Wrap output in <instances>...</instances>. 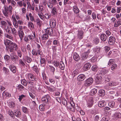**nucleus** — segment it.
Masks as SVG:
<instances>
[{
  "mask_svg": "<svg viewBox=\"0 0 121 121\" xmlns=\"http://www.w3.org/2000/svg\"><path fill=\"white\" fill-rule=\"evenodd\" d=\"M12 6L10 5L8 7L6 6L4 7V10L3 11V12L6 17H8L9 15H11L12 14Z\"/></svg>",
  "mask_w": 121,
  "mask_h": 121,
  "instance_id": "nucleus-1",
  "label": "nucleus"
},
{
  "mask_svg": "<svg viewBox=\"0 0 121 121\" xmlns=\"http://www.w3.org/2000/svg\"><path fill=\"white\" fill-rule=\"evenodd\" d=\"M50 100V96L48 95H44L41 99L42 102L44 104V105L48 104Z\"/></svg>",
  "mask_w": 121,
  "mask_h": 121,
  "instance_id": "nucleus-2",
  "label": "nucleus"
},
{
  "mask_svg": "<svg viewBox=\"0 0 121 121\" xmlns=\"http://www.w3.org/2000/svg\"><path fill=\"white\" fill-rule=\"evenodd\" d=\"M11 62L13 64L16 63L18 60V56L14 54L10 55Z\"/></svg>",
  "mask_w": 121,
  "mask_h": 121,
  "instance_id": "nucleus-3",
  "label": "nucleus"
},
{
  "mask_svg": "<svg viewBox=\"0 0 121 121\" xmlns=\"http://www.w3.org/2000/svg\"><path fill=\"white\" fill-rule=\"evenodd\" d=\"M28 77L30 80L32 81H37V78L35 76L31 73L28 74Z\"/></svg>",
  "mask_w": 121,
  "mask_h": 121,
  "instance_id": "nucleus-4",
  "label": "nucleus"
},
{
  "mask_svg": "<svg viewBox=\"0 0 121 121\" xmlns=\"http://www.w3.org/2000/svg\"><path fill=\"white\" fill-rule=\"evenodd\" d=\"M12 42L11 41L7 39L4 40V43L6 46V48L10 49V47H11V45Z\"/></svg>",
  "mask_w": 121,
  "mask_h": 121,
  "instance_id": "nucleus-5",
  "label": "nucleus"
},
{
  "mask_svg": "<svg viewBox=\"0 0 121 121\" xmlns=\"http://www.w3.org/2000/svg\"><path fill=\"white\" fill-rule=\"evenodd\" d=\"M93 79L92 78H88L85 82V85L86 86H90L93 82Z\"/></svg>",
  "mask_w": 121,
  "mask_h": 121,
  "instance_id": "nucleus-6",
  "label": "nucleus"
},
{
  "mask_svg": "<svg viewBox=\"0 0 121 121\" xmlns=\"http://www.w3.org/2000/svg\"><path fill=\"white\" fill-rule=\"evenodd\" d=\"M101 73H99L96 78L95 79V82L97 84H101L102 82V77L101 75Z\"/></svg>",
  "mask_w": 121,
  "mask_h": 121,
  "instance_id": "nucleus-7",
  "label": "nucleus"
},
{
  "mask_svg": "<svg viewBox=\"0 0 121 121\" xmlns=\"http://www.w3.org/2000/svg\"><path fill=\"white\" fill-rule=\"evenodd\" d=\"M11 46V47H10L9 50L10 52H13V49L16 50L18 48L17 45L15 43L13 42Z\"/></svg>",
  "mask_w": 121,
  "mask_h": 121,
  "instance_id": "nucleus-8",
  "label": "nucleus"
},
{
  "mask_svg": "<svg viewBox=\"0 0 121 121\" xmlns=\"http://www.w3.org/2000/svg\"><path fill=\"white\" fill-rule=\"evenodd\" d=\"M115 41V39L112 36H111L109 38L108 42L109 44L110 45H113Z\"/></svg>",
  "mask_w": 121,
  "mask_h": 121,
  "instance_id": "nucleus-9",
  "label": "nucleus"
},
{
  "mask_svg": "<svg viewBox=\"0 0 121 121\" xmlns=\"http://www.w3.org/2000/svg\"><path fill=\"white\" fill-rule=\"evenodd\" d=\"M84 32L83 31L79 30H78L77 37L79 39H82L83 37Z\"/></svg>",
  "mask_w": 121,
  "mask_h": 121,
  "instance_id": "nucleus-10",
  "label": "nucleus"
},
{
  "mask_svg": "<svg viewBox=\"0 0 121 121\" xmlns=\"http://www.w3.org/2000/svg\"><path fill=\"white\" fill-rule=\"evenodd\" d=\"M45 32L47 34L51 36H52L53 33V30L52 28H47Z\"/></svg>",
  "mask_w": 121,
  "mask_h": 121,
  "instance_id": "nucleus-11",
  "label": "nucleus"
},
{
  "mask_svg": "<svg viewBox=\"0 0 121 121\" xmlns=\"http://www.w3.org/2000/svg\"><path fill=\"white\" fill-rule=\"evenodd\" d=\"M91 66V64L89 63H87L84 64L83 66V69L85 71H86L89 69Z\"/></svg>",
  "mask_w": 121,
  "mask_h": 121,
  "instance_id": "nucleus-12",
  "label": "nucleus"
},
{
  "mask_svg": "<svg viewBox=\"0 0 121 121\" xmlns=\"http://www.w3.org/2000/svg\"><path fill=\"white\" fill-rule=\"evenodd\" d=\"M73 56L74 60L76 61H78L80 59L79 56L76 53H74L73 54Z\"/></svg>",
  "mask_w": 121,
  "mask_h": 121,
  "instance_id": "nucleus-13",
  "label": "nucleus"
},
{
  "mask_svg": "<svg viewBox=\"0 0 121 121\" xmlns=\"http://www.w3.org/2000/svg\"><path fill=\"white\" fill-rule=\"evenodd\" d=\"M9 67L10 70L13 73H14L16 72V67L13 65V64L10 65Z\"/></svg>",
  "mask_w": 121,
  "mask_h": 121,
  "instance_id": "nucleus-14",
  "label": "nucleus"
},
{
  "mask_svg": "<svg viewBox=\"0 0 121 121\" xmlns=\"http://www.w3.org/2000/svg\"><path fill=\"white\" fill-rule=\"evenodd\" d=\"M50 25L52 28L55 27L56 25V20L54 19H53L51 20L50 21Z\"/></svg>",
  "mask_w": 121,
  "mask_h": 121,
  "instance_id": "nucleus-15",
  "label": "nucleus"
},
{
  "mask_svg": "<svg viewBox=\"0 0 121 121\" xmlns=\"http://www.w3.org/2000/svg\"><path fill=\"white\" fill-rule=\"evenodd\" d=\"M93 101L92 98V97L90 98L87 101V107H91L93 104Z\"/></svg>",
  "mask_w": 121,
  "mask_h": 121,
  "instance_id": "nucleus-16",
  "label": "nucleus"
},
{
  "mask_svg": "<svg viewBox=\"0 0 121 121\" xmlns=\"http://www.w3.org/2000/svg\"><path fill=\"white\" fill-rule=\"evenodd\" d=\"M86 78L85 76L83 74H80L78 75L77 78L78 81H83Z\"/></svg>",
  "mask_w": 121,
  "mask_h": 121,
  "instance_id": "nucleus-17",
  "label": "nucleus"
},
{
  "mask_svg": "<svg viewBox=\"0 0 121 121\" xmlns=\"http://www.w3.org/2000/svg\"><path fill=\"white\" fill-rule=\"evenodd\" d=\"M26 60L25 59L23 58L22 59H20L19 60V64L21 66L24 67L26 65L25 63Z\"/></svg>",
  "mask_w": 121,
  "mask_h": 121,
  "instance_id": "nucleus-18",
  "label": "nucleus"
},
{
  "mask_svg": "<svg viewBox=\"0 0 121 121\" xmlns=\"http://www.w3.org/2000/svg\"><path fill=\"white\" fill-rule=\"evenodd\" d=\"M114 117L115 119H117L121 118V113L118 112H116L114 115Z\"/></svg>",
  "mask_w": 121,
  "mask_h": 121,
  "instance_id": "nucleus-19",
  "label": "nucleus"
},
{
  "mask_svg": "<svg viewBox=\"0 0 121 121\" xmlns=\"http://www.w3.org/2000/svg\"><path fill=\"white\" fill-rule=\"evenodd\" d=\"M88 55V53L87 52H84L82 55V60L83 61V60H86L87 58Z\"/></svg>",
  "mask_w": 121,
  "mask_h": 121,
  "instance_id": "nucleus-20",
  "label": "nucleus"
},
{
  "mask_svg": "<svg viewBox=\"0 0 121 121\" xmlns=\"http://www.w3.org/2000/svg\"><path fill=\"white\" fill-rule=\"evenodd\" d=\"M14 114L15 116L17 117H20L21 115V113L20 111L18 110H15Z\"/></svg>",
  "mask_w": 121,
  "mask_h": 121,
  "instance_id": "nucleus-21",
  "label": "nucleus"
},
{
  "mask_svg": "<svg viewBox=\"0 0 121 121\" xmlns=\"http://www.w3.org/2000/svg\"><path fill=\"white\" fill-rule=\"evenodd\" d=\"M100 37L101 40L103 42L105 41L107 38L106 35L104 34H101L100 35Z\"/></svg>",
  "mask_w": 121,
  "mask_h": 121,
  "instance_id": "nucleus-22",
  "label": "nucleus"
},
{
  "mask_svg": "<svg viewBox=\"0 0 121 121\" xmlns=\"http://www.w3.org/2000/svg\"><path fill=\"white\" fill-rule=\"evenodd\" d=\"M106 104L104 101H102L99 102L98 104V106L100 107H102L105 106Z\"/></svg>",
  "mask_w": 121,
  "mask_h": 121,
  "instance_id": "nucleus-23",
  "label": "nucleus"
},
{
  "mask_svg": "<svg viewBox=\"0 0 121 121\" xmlns=\"http://www.w3.org/2000/svg\"><path fill=\"white\" fill-rule=\"evenodd\" d=\"M59 67L60 69L61 70H63L65 68V65L62 61H61L60 62Z\"/></svg>",
  "mask_w": 121,
  "mask_h": 121,
  "instance_id": "nucleus-24",
  "label": "nucleus"
},
{
  "mask_svg": "<svg viewBox=\"0 0 121 121\" xmlns=\"http://www.w3.org/2000/svg\"><path fill=\"white\" fill-rule=\"evenodd\" d=\"M19 35L21 40H22L23 38L24 33L22 30H20L18 32Z\"/></svg>",
  "mask_w": 121,
  "mask_h": 121,
  "instance_id": "nucleus-25",
  "label": "nucleus"
},
{
  "mask_svg": "<svg viewBox=\"0 0 121 121\" xmlns=\"http://www.w3.org/2000/svg\"><path fill=\"white\" fill-rule=\"evenodd\" d=\"M105 94V92L104 90H100L99 91V95L101 97L104 96Z\"/></svg>",
  "mask_w": 121,
  "mask_h": 121,
  "instance_id": "nucleus-26",
  "label": "nucleus"
},
{
  "mask_svg": "<svg viewBox=\"0 0 121 121\" xmlns=\"http://www.w3.org/2000/svg\"><path fill=\"white\" fill-rule=\"evenodd\" d=\"M73 10L74 13L77 14L79 12V10L78 7L76 6L73 7Z\"/></svg>",
  "mask_w": 121,
  "mask_h": 121,
  "instance_id": "nucleus-27",
  "label": "nucleus"
},
{
  "mask_svg": "<svg viewBox=\"0 0 121 121\" xmlns=\"http://www.w3.org/2000/svg\"><path fill=\"white\" fill-rule=\"evenodd\" d=\"M118 84V82L115 81H112L109 83V85L111 86H115Z\"/></svg>",
  "mask_w": 121,
  "mask_h": 121,
  "instance_id": "nucleus-28",
  "label": "nucleus"
},
{
  "mask_svg": "<svg viewBox=\"0 0 121 121\" xmlns=\"http://www.w3.org/2000/svg\"><path fill=\"white\" fill-rule=\"evenodd\" d=\"M51 13L52 14L53 16H55L56 14V10L55 7H54L52 8Z\"/></svg>",
  "mask_w": 121,
  "mask_h": 121,
  "instance_id": "nucleus-29",
  "label": "nucleus"
},
{
  "mask_svg": "<svg viewBox=\"0 0 121 121\" xmlns=\"http://www.w3.org/2000/svg\"><path fill=\"white\" fill-rule=\"evenodd\" d=\"M40 61L41 64H43L44 65H45L46 60L44 58L40 57Z\"/></svg>",
  "mask_w": 121,
  "mask_h": 121,
  "instance_id": "nucleus-30",
  "label": "nucleus"
},
{
  "mask_svg": "<svg viewBox=\"0 0 121 121\" xmlns=\"http://www.w3.org/2000/svg\"><path fill=\"white\" fill-rule=\"evenodd\" d=\"M93 43L95 44H98L99 42V39L98 37L95 38L93 41Z\"/></svg>",
  "mask_w": 121,
  "mask_h": 121,
  "instance_id": "nucleus-31",
  "label": "nucleus"
},
{
  "mask_svg": "<svg viewBox=\"0 0 121 121\" xmlns=\"http://www.w3.org/2000/svg\"><path fill=\"white\" fill-rule=\"evenodd\" d=\"M100 48L99 47L97 46L94 49V51L95 54L99 52H100Z\"/></svg>",
  "mask_w": 121,
  "mask_h": 121,
  "instance_id": "nucleus-32",
  "label": "nucleus"
},
{
  "mask_svg": "<svg viewBox=\"0 0 121 121\" xmlns=\"http://www.w3.org/2000/svg\"><path fill=\"white\" fill-rule=\"evenodd\" d=\"M48 34L46 33L43 34L42 39V40H46L48 39Z\"/></svg>",
  "mask_w": 121,
  "mask_h": 121,
  "instance_id": "nucleus-33",
  "label": "nucleus"
},
{
  "mask_svg": "<svg viewBox=\"0 0 121 121\" xmlns=\"http://www.w3.org/2000/svg\"><path fill=\"white\" fill-rule=\"evenodd\" d=\"M32 69L37 74H38L39 72L38 69V67L37 66H34L32 67Z\"/></svg>",
  "mask_w": 121,
  "mask_h": 121,
  "instance_id": "nucleus-34",
  "label": "nucleus"
},
{
  "mask_svg": "<svg viewBox=\"0 0 121 121\" xmlns=\"http://www.w3.org/2000/svg\"><path fill=\"white\" fill-rule=\"evenodd\" d=\"M79 74V72L77 69L75 70L73 73L72 75L73 77H74L76 75H78Z\"/></svg>",
  "mask_w": 121,
  "mask_h": 121,
  "instance_id": "nucleus-35",
  "label": "nucleus"
},
{
  "mask_svg": "<svg viewBox=\"0 0 121 121\" xmlns=\"http://www.w3.org/2000/svg\"><path fill=\"white\" fill-rule=\"evenodd\" d=\"M37 24L38 26L39 27L41 26L42 24V22L39 18H37L36 19Z\"/></svg>",
  "mask_w": 121,
  "mask_h": 121,
  "instance_id": "nucleus-36",
  "label": "nucleus"
},
{
  "mask_svg": "<svg viewBox=\"0 0 121 121\" xmlns=\"http://www.w3.org/2000/svg\"><path fill=\"white\" fill-rule=\"evenodd\" d=\"M3 70L4 73L6 74H8L9 73V70L7 68L5 67H4L3 69Z\"/></svg>",
  "mask_w": 121,
  "mask_h": 121,
  "instance_id": "nucleus-37",
  "label": "nucleus"
},
{
  "mask_svg": "<svg viewBox=\"0 0 121 121\" xmlns=\"http://www.w3.org/2000/svg\"><path fill=\"white\" fill-rule=\"evenodd\" d=\"M92 70L95 72L97 71L98 70V67L96 65H94L92 67Z\"/></svg>",
  "mask_w": 121,
  "mask_h": 121,
  "instance_id": "nucleus-38",
  "label": "nucleus"
},
{
  "mask_svg": "<svg viewBox=\"0 0 121 121\" xmlns=\"http://www.w3.org/2000/svg\"><path fill=\"white\" fill-rule=\"evenodd\" d=\"M46 105H44L43 104L40 105L39 107V110L41 111H43L44 110V106Z\"/></svg>",
  "mask_w": 121,
  "mask_h": 121,
  "instance_id": "nucleus-39",
  "label": "nucleus"
},
{
  "mask_svg": "<svg viewBox=\"0 0 121 121\" xmlns=\"http://www.w3.org/2000/svg\"><path fill=\"white\" fill-rule=\"evenodd\" d=\"M21 83L22 84L25 86H26L27 84V81L25 79L22 80L21 81Z\"/></svg>",
  "mask_w": 121,
  "mask_h": 121,
  "instance_id": "nucleus-40",
  "label": "nucleus"
},
{
  "mask_svg": "<svg viewBox=\"0 0 121 121\" xmlns=\"http://www.w3.org/2000/svg\"><path fill=\"white\" fill-rule=\"evenodd\" d=\"M25 60L28 63H30L32 61V59L31 58L28 56H27L26 57Z\"/></svg>",
  "mask_w": 121,
  "mask_h": 121,
  "instance_id": "nucleus-41",
  "label": "nucleus"
},
{
  "mask_svg": "<svg viewBox=\"0 0 121 121\" xmlns=\"http://www.w3.org/2000/svg\"><path fill=\"white\" fill-rule=\"evenodd\" d=\"M30 40H31V37L30 35L28 36L27 37L26 36L24 39V41L26 42L29 41Z\"/></svg>",
  "mask_w": 121,
  "mask_h": 121,
  "instance_id": "nucleus-42",
  "label": "nucleus"
},
{
  "mask_svg": "<svg viewBox=\"0 0 121 121\" xmlns=\"http://www.w3.org/2000/svg\"><path fill=\"white\" fill-rule=\"evenodd\" d=\"M17 88L19 90L21 91L24 90V87L22 85L19 84L17 86Z\"/></svg>",
  "mask_w": 121,
  "mask_h": 121,
  "instance_id": "nucleus-43",
  "label": "nucleus"
},
{
  "mask_svg": "<svg viewBox=\"0 0 121 121\" xmlns=\"http://www.w3.org/2000/svg\"><path fill=\"white\" fill-rule=\"evenodd\" d=\"M22 109L23 112L25 113H27L28 112V109L26 108L23 107Z\"/></svg>",
  "mask_w": 121,
  "mask_h": 121,
  "instance_id": "nucleus-44",
  "label": "nucleus"
},
{
  "mask_svg": "<svg viewBox=\"0 0 121 121\" xmlns=\"http://www.w3.org/2000/svg\"><path fill=\"white\" fill-rule=\"evenodd\" d=\"M53 63L55 66L58 67L59 65L60 62L58 60L54 61Z\"/></svg>",
  "mask_w": 121,
  "mask_h": 121,
  "instance_id": "nucleus-45",
  "label": "nucleus"
},
{
  "mask_svg": "<svg viewBox=\"0 0 121 121\" xmlns=\"http://www.w3.org/2000/svg\"><path fill=\"white\" fill-rule=\"evenodd\" d=\"M115 61L114 59H111L109 60L108 63V65H110L112 64L115 62Z\"/></svg>",
  "mask_w": 121,
  "mask_h": 121,
  "instance_id": "nucleus-46",
  "label": "nucleus"
},
{
  "mask_svg": "<svg viewBox=\"0 0 121 121\" xmlns=\"http://www.w3.org/2000/svg\"><path fill=\"white\" fill-rule=\"evenodd\" d=\"M97 89H96L94 88L91 91V95H93L94 94H95L97 92Z\"/></svg>",
  "mask_w": 121,
  "mask_h": 121,
  "instance_id": "nucleus-47",
  "label": "nucleus"
},
{
  "mask_svg": "<svg viewBox=\"0 0 121 121\" xmlns=\"http://www.w3.org/2000/svg\"><path fill=\"white\" fill-rule=\"evenodd\" d=\"M8 112L9 114L12 117H13V118L14 117V115L13 111L11 110H9Z\"/></svg>",
  "mask_w": 121,
  "mask_h": 121,
  "instance_id": "nucleus-48",
  "label": "nucleus"
},
{
  "mask_svg": "<svg viewBox=\"0 0 121 121\" xmlns=\"http://www.w3.org/2000/svg\"><path fill=\"white\" fill-rule=\"evenodd\" d=\"M28 26L29 27H31L32 28H34V25L33 23L31 22H29L28 24Z\"/></svg>",
  "mask_w": 121,
  "mask_h": 121,
  "instance_id": "nucleus-49",
  "label": "nucleus"
},
{
  "mask_svg": "<svg viewBox=\"0 0 121 121\" xmlns=\"http://www.w3.org/2000/svg\"><path fill=\"white\" fill-rule=\"evenodd\" d=\"M2 94L4 95H5L6 97H10L11 96L10 94L5 91L3 92Z\"/></svg>",
  "mask_w": 121,
  "mask_h": 121,
  "instance_id": "nucleus-50",
  "label": "nucleus"
},
{
  "mask_svg": "<svg viewBox=\"0 0 121 121\" xmlns=\"http://www.w3.org/2000/svg\"><path fill=\"white\" fill-rule=\"evenodd\" d=\"M115 102H111L108 104L111 107L114 108L115 106Z\"/></svg>",
  "mask_w": 121,
  "mask_h": 121,
  "instance_id": "nucleus-51",
  "label": "nucleus"
},
{
  "mask_svg": "<svg viewBox=\"0 0 121 121\" xmlns=\"http://www.w3.org/2000/svg\"><path fill=\"white\" fill-rule=\"evenodd\" d=\"M10 58V56L8 55H5L4 57V59L6 61H8Z\"/></svg>",
  "mask_w": 121,
  "mask_h": 121,
  "instance_id": "nucleus-52",
  "label": "nucleus"
},
{
  "mask_svg": "<svg viewBox=\"0 0 121 121\" xmlns=\"http://www.w3.org/2000/svg\"><path fill=\"white\" fill-rule=\"evenodd\" d=\"M5 37L11 40H13V38L11 35H10L7 34H5Z\"/></svg>",
  "mask_w": 121,
  "mask_h": 121,
  "instance_id": "nucleus-53",
  "label": "nucleus"
},
{
  "mask_svg": "<svg viewBox=\"0 0 121 121\" xmlns=\"http://www.w3.org/2000/svg\"><path fill=\"white\" fill-rule=\"evenodd\" d=\"M99 117L98 115H96L94 117V120L95 121H98L99 119Z\"/></svg>",
  "mask_w": 121,
  "mask_h": 121,
  "instance_id": "nucleus-54",
  "label": "nucleus"
},
{
  "mask_svg": "<svg viewBox=\"0 0 121 121\" xmlns=\"http://www.w3.org/2000/svg\"><path fill=\"white\" fill-rule=\"evenodd\" d=\"M91 19V18L89 16L87 15V16L85 18L84 21H88Z\"/></svg>",
  "mask_w": 121,
  "mask_h": 121,
  "instance_id": "nucleus-55",
  "label": "nucleus"
},
{
  "mask_svg": "<svg viewBox=\"0 0 121 121\" xmlns=\"http://www.w3.org/2000/svg\"><path fill=\"white\" fill-rule=\"evenodd\" d=\"M117 66V65L116 64H113L111 67V69L112 70H114L116 68Z\"/></svg>",
  "mask_w": 121,
  "mask_h": 121,
  "instance_id": "nucleus-56",
  "label": "nucleus"
},
{
  "mask_svg": "<svg viewBox=\"0 0 121 121\" xmlns=\"http://www.w3.org/2000/svg\"><path fill=\"white\" fill-rule=\"evenodd\" d=\"M62 104L66 106L65 105H67V103L66 100L65 99H63L62 100Z\"/></svg>",
  "mask_w": 121,
  "mask_h": 121,
  "instance_id": "nucleus-57",
  "label": "nucleus"
},
{
  "mask_svg": "<svg viewBox=\"0 0 121 121\" xmlns=\"http://www.w3.org/2000/svg\"><path fill=\"white\" fill-rule=\"evenodd\" d=\"M78 17L82 19L84 17L83 13H80L79 14H78Z\"/></svg>",
  "mask_w": 121,
  "mask_h": 121,
  "instance_id": "nucleus-58",
  "label": "nucleus"
},
{
  "mask_svg": "<svg viewBox=\"0 0 121 121\" xmlns=\"http://www.w3.org/2000/svg\"><path fill=\"white\" fill-rule=\"evenodd\" d=\"M25 96L23 95H21L19 96V97L18 98L20 101H21L22 100L23 98L24 97H25Z\"/></svg>",
  "mask_w": 121,
  "mask_h": 121,
  "instance_id": "nucleus-59",
  "label": "nucleus"
},
{
  "mask_svg": "<svg viewBox=\"0 0 121 121\" xmlns=\"http://www.w3.org/2000/svg\"><path fill=\"white\" fill-rule=\"evenodd\" d=\"M45 16L46 19H48L50 18L51 15H50L48 13H46L45 14Z\"/></svg>",
  "mask_w": 121,
  "mask_h": 121,
  "instance_id": "nucleus-60",
  "label": "nucleus"
},
{
  "mask_svg": "<svg viewBox=\"0 0 121 121\" xmlns=\"http://www.w3.org/2000/svg\"><path fill=\"white\" fill-rule=\"evenodd\" d=\"M17 53L18 56H19L20 58H21L22 56V54L21 52L20 51H18L17 52Z\"/></svg>",
  "mask_w": 121,
  "mask_h": 121,
  "instance_id": "nucleus-61",
  "label": "nucleus"
},
{
  "mask_svg": "<svg viewBox=\"0 0 121 121\" xmlns=\"http://www.w3.org/2000/svg\"><path fill=\"white\" fill-rule=\"evenodd\" d=\"M14 26L16 28H17L18 27V23H17V21L13 22Z\"/></svg>",
  "mask_w": 121,
  "mask_h": 121,
  "instance_id": "nucleus-62",
  "label": "nucleus"
},
{
  "mask_svg": "<svg viewBox=\"0 0 121 121\" xmlns=\"http://www.w3.org/2000/svg\"><path fill=\"white\" fill-rule=\"evenodd\" d=\"M12 29V28L11 27H8L6 30V31L8 33H11V30Z\"/></svg>",
  "mask_w": 121,
  "mask_h": 121,
  "instance_id": "nucleus-63",
  "label": "nucleus"
},
{
  "mask_svg": "<svg viewBox=\"0 0 121 121\" xmlns=\"http://www.w3.org/2000/svg\"><path fill=\"white\" fill-rule=\"evenodd\" d=\"M101 121H108V118L106 117H103Z\"/></svg>",
  "mask_w": 121,
  "mask_h": 121,
  "instance_id": "nucleus-64",
  "label": "nucleus"
}]
</instances>
